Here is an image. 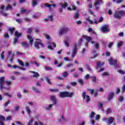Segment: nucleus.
Listing matches in <instances>:
<instances>
[{
	"label": "nucleus",
	"mask_w": 125,
	"mask_h": 125,
	"mask_svg": "<svg viewBox=\"0 0 125 125\" xmlns=\"http://www.w3.org/2000/svg\"><path fill=\"white\" fill-rule=\"evenodd\" d=\"M107 120L109 125H111V124H113V122H114V118H113V117H108Z\"/></svg>",
	"instance_id": "obj_24"
},
{
	"label": "nucleus",
	"mask_w": 125,
	"mask_h": 125,
	"mask_svg": "<svg viewBox=\"0 0 125 125\" xmlns=\"http://www.w3.org/2000/svg\"><path fill=\"white\" fill-rule=\"evenodd\" d=\"M96 49H98L99 48V44L98 43H95L94 44Z\"/></svg>",
	"instance_id": "obj_50"
},
{
	"label": "nucleus",
	"mask_w": 125,
	"mask_h": 125,
	"mask_svg": "<svg viewBox=\"0 0 125 125\" xmlns=\"http://www.w3.org/2000/svg\"><path fill=\"white\" fill-rule=\"evenodd\" d=\"M95 115V112H93L92 111L90 115V118L91 119H93V118H94V116Z\"/></svg>",
	"instance_id": "obj_37"
},
{
	"label": "nucleus",
	"mask_w": 125,
	"mask_h": 125,
	"mask_svg": "<svg viewBox=\"0 0 125 125\" xmlns=\"http://www.w3.org/2000/svg\"><path fill=\"white\" fill-rule=\"evenodd\" d=\"M4 77H2L0 78V89H2L3 88V84H4ZM5 83H7V85H11V81H6Z\"/></svg>",
	"instance_id": "obj_5"
},
{
	"label": "nucleus",
	"mask_w": 125,
	"mask_h": 125,
	"mask_svg": "<svg viewBox=\"0 0 125 125\" xmlns=\"http://www.w3.org/2000/svg\"><path fill=\"white\" fill-rule=\"evenodd\" d=\"M84 79L85 80H88L89 79V74H86L84 76Z\"/></svg>",
	"instance_id": "obj_58"
},
{
	"label": "nucleus",
	"mask_w": 125,
	"mask_h": 125,
	"mask_svg": "<svg viewBox=\"0 0 125 125\" xmlns=\"http://www.w3.org/2000/svg\"><path fill=\"white\" fill-rule=\"evenodd\" d=\"M16 21L17 22V23H19V24H20V23H21V22H22V20H21V19H17L16 20Z\"/></svg>",
	"instance_id": "obj_60"
},
{
	"label": "nucleus",
	"mask_w": 125,
	"mask_h": 125,
	"mask_svg": "<svg viewBox=\"0 0 125 125\" xmlns=\"http://www.w3.org/2000/svg\"><path fill=\"white\" fill-rule=\"evenodd\" d=\"M9 9H12V6H11V5L8 4L7 6V7L6 8V10H8Z\"/></svg>",
	"instance_id": "obj_44"
},
{
	"label": "nucleus",
	"mask_w": 125,
	"mask_h": 125,
	"mask_svg": "<svg viewBox=\"0 0 125 125\" xmlns=\"http://www.w3.org/2000/svg\"><path fill=\"white\" fill-rule=\"evenodd\" d=\"M78 83H79L81 85L83 84V79H79Z\"/></svg>",
	"instance_id": "obj_46"
},
{
	"label": "nucleus",
	"mask_w": 125,
	"mask_h": 125,
	"mask_svg": "<svg viewBox=\"0 0 125 125\" xmlns=\"http://www.w3.org/2000/svg\"><path fill=\"white\" fill-rule=\"evenodd\" d=\"M82 42H83V39H80V40L78 41V43L81 45Z\"/></svg>",
	"instance_id": "obj_64"
},
{
	"label": "nucleus",
	"mask_w": 125,
	"mask_h": 125,
	"mask_svg": "<svg viewBox=\"0 0 125 125\" xmlns=\"http://www.w3.org/2000/svg\"><path fill=\"white\" fill-rule=\"evenodd\" d=\"M108 62L110 65L111 66H114V67H117L118 66V64L117 63V60H113L112 58L108 60Z\"/></svg>",
	"instance_id": "obj_11"
},
{
	"label": "nucleus",
	"mask_w": 125,
	"mask_h": 125,
	"mask_svg": "<svg viewBox=\"0 0 125 125\" xmlns=\"http://www.w3.org/2000/svg\"><path fill=\"white\" fill-rule=\"evenodd\" d=\"M28 40H29V44L30 45H33V43L34 42V39L30 35H28L27 37Z\"/></svg>",
	"instance_id": "obj_16"
},
{
	"label": "nucleus",
	"mask_w": 125,
	"mask_h": 125,
	"mask_svg": "<svg viewBox=\"0 0 125 125\" xmlns=\"http://www.w3.org/2000/svg\"><path fill=\"white\" fill-rule=\"evenodd\" d=\"M82 38L83 39H84V40H86L85 43H84V45L86 47H87V46H88V42H89L91 41H92V38L84 35L82 36Z\"/></svg>",
	"instance_id": "obj_7"
},
{
	"label": "nucleus",
	"mask_w": 125,
	"mask_h": 125,
	"mask_svg": "<svg viewBox=\"0 0 125 125\" xmlns=\"http://www.w3.org/2000/svg\"><path fill=\"white\" fill-rule=\"evenodd\" d=\"M38 1H39V0H32V6L35 7L36 5H38Z\"/></svg>",
	"instance_id": "obj_25"
},
{
	"label": "nucleus",
	"mask_w": 125,
	"mask_h": 125,
	"mask_svg": "<svg viewBox=\"0 0 125 125\" xmlns=\"http://www.w3.org/2000/svg\"><path fill=\"white\" fill-rule=\"evenodd\" d=\"M104 64V62H102L101 63V62H97V69H99V68H101V67L103 66Z\"/></svg>",
	"instance_id": "obj_19"
},
{
	"label": "nucleus",
	"mask_w": 125,
	"mask_h": 125,
	"mask_svg": "<svg viewBox=\"0 0 125 125\" xmlns=\"http://www.w3.org/2000/svg\"><path fill=\"white\" fill-rule=\"evenodd\" d=\"M32 64H34V65H36V66H37V67H40V63H39V62H38L37 61L32 62Z\"/></svg>",
	"instance_id": "obj_38"
},
{
	"label": "nucleus",
	"mask_w": 125,
	"mask_h": 125,
	"mask_svg": "<svg viewBox=\"0 0 125 125\" xmlns=\"http://www.w3.org/2000/svg\"><path fill=\"white\" fill-rule=\"evenodd\" d=\"M36 41L34 43V47L36 48V49H40V46L41 45V47H44V45H43V43L42 42V40L39 39H35Z\"/></svg>",
	"instance_id": "obj_4"
},
{
	"label": "nucleus",
	"mask_w": 125,
	"mask_h": 125,
	"mask_svg": "<svg viewBox=\"0 0 125 125\" xmlns=\"http://www.w3.org/2000/svg\"><path fill=\"white\" fill-rule=\"evenodd\" d=\"M11 120V116H9L6 118V121H10Z\"/></svg>",
	"instance_id": "obj_63"
},
{
	"label": "nucleus",
	"mask_w": 125,
	"mask_h": 125,
	"mask_svg": "<svg viewBox=\"0 0 125 125\" xmlns=\"http://www.w3.org/2000/svg\"><path fill=\"white\" fill-rule=\"evenodd\" d=\"M70 83L72 86H76L77 85V83L76 82H71Z\"/></svg>",
	"instance_id": "obj_47"
},
{
	"label": "nucleus",
	"mask_w": 125,
	"mask_h": 125,
	"mask_svg": "<svg viewBox=\"0 0 125 125\" xmlns=\"http://www.w3.org/2000/svg\"><path fill=\"white\" fill-rule=\"evenodd\" d=\"M68 31H69V29L67 27H62L59 31V35L60 36H62L63 34H66V33H68Z\"/></svg>",
	"instance_id": "obj_10"
},
{
	"label": "nucleus",
	"mask_w": 125,
	"mask_h": 125,
	"mask_svg": "<svg viewBox=\"0 0 125 125\" xmlns=\"http://www.w3.org/2000/svg\"><path fill=\"white\" fill-rule=\"evenodd\" d=\"M17 42H18V38H14V41L13 42L14 44H15Z\"/></svg>",
	"instance_id": "obj_52"
},
{
	"label": "nucleus",
	"mask_w": 125,
	"mask_h": 125,
	"mask_svg": "<svg viewBox=\"0 0 125 125\" xmlns=\"http://www.w3.org/2000/svg\"><path fill=\"white\" fill-rule=\"evenodd\" d=\"M102 76H104V77H107L109 76V73L105 72L103 73Z\"/></svg>",
	"instance_id": "obj_45"
},
{
	"label": "nucleus",
	"mask_w": 125,
	"mask_h": 125,
	"mask_svg": "<svg viewBox=\"0 0 125 125\" xmlns=\"http://www.w3.org/2000/svg\"><path fill=\"white\" fill-rule=\"evenodd\" d=\"M48 19H49V21L50 20L51 22H52V21H53V15L48 16Z\"/></svg>",
	"instance_id": "obj_36"
},
{
	"label": "nucleus",
	"mask_w": 125,
	"mask_h": 125,
	"mask_svg": "<svg viewBox=\"0 0 125 125\" xmlns=\"http://www.w3.org/2000/svg\"><path fill=\"white\" fill-rule=\"evenodd\" d=\"M4 38L5 39H8V38H9V35H8V33H5Z\"/></svg>",
	"instance_id": "obj_56"
},
{
	"label": "nucleus",
	"mask_w": 125,
	"mask_h": 125,
	"mask_svg": "<svg viewBox=\"0 0 125 125\" xmlns=\"http://www.w3.org/2000/svg\"><path fill=\"white\" fill-rule=\"evenodd\" d=\"M69 75V73L67 71H64L62 73V77L63 78H67Z\"/></svg>",
	"instance_id": "obj_29"
},
{
	"label": "nucleus",
	"mask_w": 125,
	"mask_h": 125,
	"mask_svg": "<svg viewBox=\"0 0 125 125\" xmlns=\"http://www.w3.org/2000/svg\"><path fill=\"white\" fill-rule=\"evenodd\" d=\"M103 3H104L103 0H96L94 3L96 10H99L100 9V4H103Z\"/></svg>",
	"instance_id": "obj_6"
},
{
	"label": "nucleus",
	"mask_w": 125,
	"mask_h": 125,
	"mask_svg": "<svg viewBox=\"0 0 125 125\" xmlns=\"http://www.w3.org/2000/svg\"><path fill=\"white\" fill-rule=\"evenodd\" d=\"M18 62H19V64L20 65H21V66H22V67H24V62H23L22 61L19 60Z\"/></svg>",
	"instance_id": "obj_40"
},
{
	"label": "nucleus",
	"mask_w": 125,
	"mask_h": 125,
	"mask_svg": "<svg viewBox=\"0 0 125 125\" xmlns=\"http://www.w3.org/2000/svg\"><path fill=\"white\" fill-rule=\"evenodd\" d=\"M50 91L51 92H59V89L58 88L50 89Z\"/></svg>",
	"instance_id": "obj_30"
},
{
	"label": "nucleus",
	"mask_w": 125,
	"mask_h": 125,
	"mask_svg": "<svg viewBox=\"0 0 125 125\" xmlns=\"http://www.w3.org/2000/svg\"><path fill=\"white\" fill-rule=\"evenodd\" d=\"M72 54L71 55V57L72 58L75 57L76 56V55L77 54V52H78V47L77 43H75L73 45V47L72 48Z\"/></svg>",
	"instance_id": "obj_8"
},
{
	"label": "nucleus",
	"mask_w": 125,
	"mask_h": 125,
	"mask_svg": "<svg viewBox=\"0 0 125 125\" xmlns=\"http://www.w3.org/2000/svg\"><path fill=\"white\" fill-rule=\"evenodd\" d=\"M118 73H120V74H121L122 75H125V72L122 70H119L118 71Z\"/></svg>",
	"instance_id": "obj_53"
},
{
	"label": "nucleus",
	"mask_w": 125,
	"mask_h": 125,
	"mask_svg": "<svg viewBox=\"0 0 125 125\" xmlns=\"http://www.w3.org/2000/svg\"><path fill=\"white\" fill-rule=\"evenodd\" d=\"M9 103H10V100H8V101L5 103L4 106L5 107H7V106L8 105V104H9Z\"/></svg>",
	"instance_id": "obj_59"
},
{
	"label": "nucleus",
	"mask_w": 125,
	"mask_h": 125,
	"mask_svg": "<svg viewBox=\"0 0 125 125\" xmlns=\"http://www.w3.org/2000/svg\"><path fill=\"white\" fill-rule=\"evenodd\" d=\"M8 31L10 32L11 36H13L14 34V32L15 31V28L12 27V28H9L8 29Z\"/></svg>",
	"instance_id": "obj_21"
},
{
	"label": "nucleus",
	"mask_w": 125,
	"mask_h": 125,
	"mask_svg": "<svg viewBox=\"0 0 125 125\" xmlns=\"http://www.w3.org/2000/svg\"><path fill=\"white\" fill-rule=\"evenodd\" d=\"M45 69L46 71H52V70H53V68L51 67L46 66L45 67Z\"/></svg>",
	"instance_id": "obj_32"
},
{
	"label": "nucleus",
	"mask_w": 125,
	"mask_h": 125,
	"mask_svg": "<svg viewBox=\"0 0 125 125\" xmlns=\"http://www.w3.org/2000/svg\"><path fill=\"white\" fill-rule=\"evenodd\" d=\"M125 15V11L124 10L116 11L113 14L114 18L116 19H122Z\"/></svg>",
	"instance_id": "obj_1"
},
{
	"label": "nucleus",
	"mask_w": 125,
	"mask_h": 125,
	"mask_svg": "<svg viewBox=\"0 0 125 125\" xmlns=\"http://www.w3.org/2000/svg\"><path fill=\"white\" fill-rule=\"evenodd\" d=\"M79 16H80L79 15V13H76L74 14V18H75V19H79Z\"/></svg>",
	"instance_id": "obj_41"
},
{
	"label": "nucleus",
	"mask_w": 125,
	"mask_h": 125,
	"mask_svg": "<svg viewBox=\"0 0 125 125\" xmlns=\"http://www.w3.org/2000/svg\"><path fill=\"white\" fill-rule=\"evenodd\" d=\"M11 54V56L10 57V62L11 63H12V61H13V57H14V54L12 53L11 51H9L8 52V56H9Z\"/></svg>",
	"instance_id": "obj_14"
},
{
	"label": "nucleus",
	"mask_w": 125,
	"mask_h": 125,
	"mask_svg": "<svg viewBox=\"0 0 125 125\" xmlns=\"http://www.w3.org/2000/svg\"><path fill=\"white\" fill-rule=\"evenodd\" d=\"M74 65L73 64H69L66 65V68H70V67H73Z\"/></svg>",
	"instance_id": "obj_61"
},
{
	"label": "nucleus",
	"mask_w": 125,
	"mask_h": 125,
	"mask_svg": "<svg viewBox=\"0 0 125 125\" xmlns=\"http://www.w3.org/2000/svg\"><path fill=\"white\" fill-rule=\"evenodd\" d=\"M107 14L108 15H112V10L111 9H108L107 11Z\"/></svg>",
	"instance_id": "obj_57"
},
{
	"label": "nucleus",
	"mask_w": 125,
	"mask_h": 125,
	"mask_svg": "<svg viewBox=\"0 0 125 125\" xmlns=\"http://www.w3.org/2000/svg\"><path fill=\"white\" fill-rule=\"evenodd\" d=\"M25 110L28 114H30L31 113V110H30V108L28 106H25Z\"/></svg>",
	"instance_id": "obj_33"
},
{
	"label": "nucleus",
	"mask_w": 125,
	"mask_h": 125,
	"mask_svg": "<svg viewBox=\"0 0 125 125\" xmlns=\"http://www.w3.org/2000/svg\"><path fill=\"white\" fill-rule=\"evenodd\" d=\"M50 44V45H48L47 47L49 49H50V50H53V47H56V44L54 42H51ZM51 45H52L53 47H52Z\"/></svg>",
	"instance_id": "obj_17"
},
{
	"label": "nucleus",
	"mask_w": 125,
	"mask_h": 125,
	"mask_svg": "<svg viewBox=\"0 0 125 125\" xmlns=\"http://www.w3.org/2000/svg\"><path fill=\"white\" fill-rule=\"evenodd\" d=\"M32 89L33 91H35V92H36L37 93H41V91H40V90H39V89L36 88L35 87L33 86Z\"/></svg>",
	"instance_id": "obj_28"
},
{
	"label": "nucleus",
	"mask_w": 125,
	"mask_h": 125,
	"mask_svg": "<svg viewBox=\"0 0 125 125\" xmlns=\"http://www.w3.org/2000/svg\"><path fill=\"white\" fill-rule=\"evenodd\" d=\"M124 101V97L120 96L119 97V102H123Z\"/></svg>",
	"instance_id": "obj_54"
},
{
	"label": "nucleus",
	"mask_w": 125,
	"mask_h": 125,
	"mask_svg": "<svg viewBox=\"0 0 125 125\" xmlns=\"http://www.w3.org/2000/svg\"><path fill=\"white\" fill-rule=\"evenodd\" d=\"M45 6H46V7H48L49 9H51V7L53 6L54 7H55L56 6V5L55 4H49L48 3H46L44 4Z\"/></svg>",
	"instance_id": "obj_18"
},
{
	"label": "nucleus",
	"mask_w": 125,
	"mask_h": 125,
	"mask_svg": "<svg viewBox=\"0 0 125 125\" xmlns=\"http://www.w3.org/2000/svg\"><path fill=\"white\" fill-rule=\"evenodd\" d=\"M90 79L91 80L93 83H96V76H90Z\"/></svg>",
	"instance_id": "obj_27"
},
{
	"label": "nucleus",
	"mask_w": 125,
	"mask_h": 125,
	"mask_svg": "<svg viewBox=\"0 0 125 125\" xmlns=\"http://www.w3.org/2000/svg\"><path fill=\"white\" fill-rule=\"evenodd\" d=\"M17 96L18 98H22V95H21V94H20V93H18L17 94Z\"/></svg>",
	"instance_id": "obj_62"
},
{
	"label": "nucleus",
	"mask_w": 125,
	"mask_h": 125,
	"mask_svg": "<svg viewBox=\"0 0 125 125\" xmlns=\"http://www.w3.org/2000/svg\"><path fill=\"white\" fill-rule=\"evenodd\" d=\"M103 20H104V19L102 17L100 18L98 21H96V20L94 19V24H98V23L103 22Z\"/></svg>",
	"instance_id": "obj_20"
},
{
	"label": "nucleus",
	"mask_w": 125,
	"mask_h": 125,
	"mask_svg": "<svg viewBox=\"0 0 125 125\" xmlns=\"http://www.w3.org/2000/svg\"><path fill=\"white\" fill-rule=\"evenodd\" d=\"M45 80L46 81L47 83L49 84H51V82H50V80L48 77H45Z\"/></svg>",
	"instance_id": "obj_34"
},
{
	"label": "nucleus",
	"mask_w": 125,
	"mask_h": 125,
	"mask_svg": "<svg viewBox=\"0 0 125 125\" xmlns=\"http://www.w3.org/2000/svg\"><path fill=\"white\" fill-rule=\"evenodd\" d=\"M33 122H34V120H33V119L29 120L28 121V125H32V123H33Z\"/></svg>",
	"instance_id": "obj_48"
},
{
	"label": "nucleus",
	"mask_w": 125,
	"mask_h": 125,
	"mask_svg": "<svg viewBox=\"0 0 125 125\" xmlns=\"http://www.w3.org/2000/svg\"><path fill=\"white\" fill-rule=\"evenodd\" d=\"M82 97L83 98V100L86 99V103H88L90 101V97L88 95H86V93L84 91L82 92Z\"/></svg>",
	"instance_id": "obj_9"
},
{
	"label": "nucleus",
	"mask_w": 125,
	"mask_h": 125,
	"mask_svg": "<svg viewBox=\"0 0 125 125\" xmlns=\"http://www.w3.org/2000/svg\"><path fill=\"white\" fill-rule=\"evenodd\" d=\"M114 96H115V93L114 92H111L108 94V101H111L112 100L113 98H114Z\"/></svg>",
	"instance_id": "obj_13"
},
{
	"label": "nucleus",
	"mask_w": 125,
	"mask_h": 125,
	"mask_svg": "<svg viewBox=\"0 0 125 125\" xmlns=\"http://www.w3.org/2000/svg\"><path fill=\"white\" fill-rule=\"evenodd\" d=\"M27 11V10H26L25 8H22L21 9V13H25V12H26Z\"/></svg>",
	"instance_id": "obj_43"
},
{
	"label": "nucleus",
	"mask_w": 125,
	"mask_h": 125,
	"mask_svg": "<svg viewBox=\"0 0 125 125\" xmlns=\"http://www.w3.org/2000/svg\"><path fill=\"white\" fill-rule=\"evenodd\" d=\"M103 33H107V32H110V28L109 25H104L101 28Z\"/></svg>",
	"instance_id": "obj_12"
},
{
	"label": "nucleus",
	"mask_w": 125,
	"mask_h": 125,
	"mask_svg": "<svg viewBox=\"0 0 125 125\" xmlns=\"http://www.w3.org/2000/svg\"><path fill=\"white\" fill-rule=\"evenodd\" d=\"M21 45L24 48H27V47H29V44L26 42H22Z\"/></svg>",
	"instance_id": "obj_23"
},
{
	"label": "nucleus",
	"mask_w": 125,
	"mask_h": 125,
	"mask_svg": "<svg viewBox=\"0 0 125 125\" xmlns=\"http://www.w3.org/2000/svg\"><path fill=\"white\" fill-rule=\"evenodd\" d=\"M123 44H124V42L123 41H121L118 43L117 46L120 48L122 45H123Z\"/></svg>",
	"instance_id": "obj_35"
},
{
	"label": "nucleus",
	"mask_w": 125,
	"mask_h": 125,
	"mask_svg": "<svg viewBox=\"0 0 125 125\" xmlns=\"http://www.w3.org/2000/svg\"><path fill=\"white\" fill-rule=\"evenodd\" d=\"M32 30H33V28H28L27 29L26 34H28V35H31V34H32Z\"/></svg>",
	"instance_id": "obj_31"
},
{
	"label": "nucleus",
	"mask_w": 125,
	"mask_h": 125,
	"mask_svg": "<svg viewBox=\"0 0 125 125\" xmlns=\"http://www.w3.org/2000/svg\"><path fill=\"white\" fill-rule=\"evenodd\" d=\"M113 42H109V44L108 45V48H111V47H112V45H113Z\"/></svg>",
	"instance_id": "obj_55"
},
{
	"label": "nucleus",
	"mask_w": 125,
	"mask_h": 125,
	"mask_svg": "<svg viewBox=\"0 0 125 125\" xmlns=\"http://www.w3.org/2000/svg\"><path fill=\"white\" fill-rule=\"evenodd\" d=\"M22 35H23L22 33H19L17 31H16L14 33V36L17 39H19L20 37H22Z\"/></svg>",
	"instance_id": "obj_15"
},
{
	"label": "nucleus",
	"mask_w": 125,
	"mask_h": 125,
	"mask_svg": "<svg viewBox=\"0 0 125 125\" xmlns=\"http://www.w3.org/2000/svg\"><path fill=\"white\" fill-rule=\"evenodd\" d=\"M75 93L74 92L70 93L68 91L60 92L59 93V96L61 98H65V97H70V98L73 97V95Z\"/></svg>",
	"instance_id": "obj_2"
},
{
	"label": "nucleus",
	"mask_w": 125,
	"mask_h": 125,
	"mask_svg": "<svg viewBox=\"0 0 125 125\" xmlns=\"http://www.w3.org/2000/svg\"><path fill=\"white\" fill-rule=\"evenodd\" d=\"M111 112H112V111L111 110V109H110V108H108L105 111V112L106 113V114H110V113H111Z\"/></svg>",
	"instance_id": "obj_51"
},
{
	"label": "nucleus",
	"mask_w": 125,
	"mask_h": 125,
	"mask_svg": "<svg viewBox=\"0 0 125 125\" xmlns=\"http://www.w3.org/2000/svg\"><path fill=\"white\" fill-rule=\"evenodd\" d=\"M32 73L34 74L33 75V78H36V79H38V77H40V74L38 72L33 71Z\"/></svg>",
	"instance_id": "obj_26"
},
{
	"label": "nucleus",
	"mask_w": 125,
	"mask_h": 125,
	"mask_svg": "<svg viewBox=\"0 0 125 125\" xmlns=\"http://www.w3.org/2000/svg\"><path fill=\"white\" fill-rule=\"evenodd\" d=\"M0 58L2 59V60H3L4 59V51H2L0 55Z\"/></svg>",
	"instance_id": "obj_39"
},
{
	"label": "nucleus",
	"mask_w": 125,
	"mask_h": 125,
	"mask_svg": "<svg viewBox=\"0 0 125 125\" xmlns=\"http://www.w3.org/2000/svg\"><path fill=\"white\" fill-rule=\"evenodd\" d=\"M121 92V89H120V88L117 87L116 88V94H119V93H120V92Z\"/></svg>",
	"instance_id": "obj_49"
},
{
	"label": "nucleus",
	"mask_w": 125,
	"mask_h": 125,
	"mask_svg": "<svg viewBox=\"0 0 125 125\" xmlns=\"http://www.w3.org/2000/svg\"><path fill=\"white\" fill-rule=\"evenodd\" d=\"M125 91V84H123L122 87V93H123Z\"/></svg>",
	"instance_id": "obj_42"
},
{
	"label": "nucleus",
	"mask_w": 125,
	"mask_h": 125,
	"mask_svg": "<svg viewBox=\"0 0 125 125\" xmlns=\"http://www.w3.org/2000/svg\"><path fill=\"white\" fill-rule=\"evenodd\" d=\"M60 5L61 6V7H62V8H66V7L68 6V3L65 2L64 3H61L60 4Z\"/></svg>",
	"instance_id": "obj_22"
},
{
	"label": "nucleus",
	"mask_w": 125,
	"mask_h": 125,
	"mask_svg": "<svg viewBox=\"0 0 125 125\" xmlns=\"http://www.w3.org/2000/svg\"><path fill=\"white\" fill-rule=\"evenodd\" d=\"M50 98L51 101L53 102V104L45 106V110L46 111H49L50 109H51V108L53 107V105H56V104H57V100L56 99V98H55V96H51Z\"/></svg>",
	"instance_id": "obj_3"
}]
</instances>
